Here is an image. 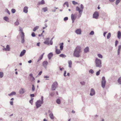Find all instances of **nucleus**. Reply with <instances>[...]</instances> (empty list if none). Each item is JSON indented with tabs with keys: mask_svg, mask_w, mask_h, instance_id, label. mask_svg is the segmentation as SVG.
<instances>
[{
	"mask_svg": "<svg viewBox=\"0 0 121 121\" xmlns=\"http://www.w3.org/2000/svg\"><path fill=\"white\" fill-rule=\"evenodd\" d=\"M81 52V48L79 46H77L75 49L73 54V56L78 57L80 56V53Z\"/></svg>",
	"mask_w": 121,
	"mask_h": 121,
	"instance_id": "nucleus-1",
	"label": "nucleus"
},
{
	"mask_svg": "<svg viewBox=\"0 0 121 121\" xmlns=\"http://www.w3.org/2000/svg\"><path fill=\"white\" fill-rule=\"evenodd\" d=\"M84 8V6L82 4L80 5V9L78 6L76 7V10L77 11H78L79 12L78 18H79L81 17Z\"/></svg>",
	"mask_w": 121,
	"mask_h": 121,
	"instance_id": "nucleus-2",
	"label": "nucleus"
},
{
	"mask_svg": "<svg viewBox=\"0 0 121 121\" xmlns=\"http://www.w3.org/2000/svg\"><path fill=\"white\" fill-rule=\"evenodd\" d=\"M43 96L41 97V100H37L35 103V105L36 108H38L41 106V104L43 103Z\"/></svg>",
	"mask_w": 121,
	"mask_h": 121,
	"instance_id": "nucleus-3",
	"label": "nucleus"
},
{
	"mask_svg": "<svg viewBox=\"0 0 121 121\" xmlns=\"http://www.w3.org/2000/svg\"><path fill=\"white\" fill-rule=\"evenodd\" d=\"M95 65L96 67L101 68L102 66L101 62V60L96 58L95 60Z\"/></svg>",
	"mask_w": 121,
	"mask_h": 121,
	"instance_id": "nucleus-4",
	"label": "nucleus"
},
{
	"mask_svg": "<svg viewBox=\"0 0 121 121\" xmlns=\"http://www.w3.org/2000/svg\"><path fill=\"white\" fill-rule=\"evenodd\" d=\"M106 81L105 80L104 77H103L102 78V80L101 82V86L102 87L104 88H105L106 84Z\"/></svg>",
	"mask_w": 121,
	"mask_h": 121,
	"instance_id": "nucleus-5",
	"label": "nucleus"
},
{
	"mask_svg": "<svg viewBox=\"0 0 121 121\" xmlns=\"http://www.w3.org/2000/svg\"><path fill=\"white\" fill-rule=\"evenodd\" d=\"M58 86V83L57 82H53L52 86V89L53 91L55 90Z\"/></svg>",
	"mask_w": 121,
	"mask_h": 121,
	"instance_id": "nucleus-6",
	"label": "nucleus"
},
{
	"mask_svg": "<svg viewBox=\"0 0 121 121\" xmlns=\"http://www.w3.org/2000/svg\"><path fill=\"white\" fill-rule=\"evenodd\" d=\"M99 14L98 12L97 11H95L93 15V18L97 19L98 18Z\"/></svg>",
	"mask_w": 121,
	"mask_h": 121,
	"instance_id": "nucleus-7",
	"label": "nucleus"
},
{
	"mask_svg": "<svg viewBox=\"0 0 121 121\" xmlns=\"http://www.w3.org/2000/svg\"><path fill=\"white\" fill-rule=\"evenodd\" d=\"M3 50L4 51H9L10 50V48L9 45H6V48H3Z\"/></svg>",
	"mask_w": 121,
	"mask_h": 121,
	"instance_id": "nucleus-8",
	"label": "nucleus"
},
{
	"mask_svg": "<svg viewBox=\"0 0 121 121\" xmlns=\"http://www.w3.org/2000/svg\"><path fill=\"white\" fill-rule=\"evenodd\" d=\"M29 76L31 81V82L34 81L35 80V78L33 77L32 74V73L30 74L29 75Z\"/></svg>",
	"mask_w": 121,
	"mask_h": 121,
	"instance_id": "nucleus-9",
	"label": "nucleus"
},
{
	"mask_svg": "<svg viewBox=\"0 0 121 121\" xmlns=\"http://www.w3.org/2000/svg\"><path fill=\"white\" fill-rule=\"evenodd\" d=\"M75 32L77 34L81 35V30L80 29H77Z\"/></svg>",
	"mask_w": 121,
	"mask_h": 121,
	"instance_id": "nucleus-10",
	"label": "nucleus"
},
{
	"mask_svg": "<svg viewBox=\"0 0 121 121\" xmlns=\"http://www.w3.org/2000/svg\"><path fill=\"white\" fill-rule=\"evenodd\" d=\"M95 91L93 88H91V90L90 95L91 96H92L95 94Z\"/></svg>",
	"mask_w": 121,
	"mask_h": 121,
	"instance_id": "nucleus-11",
	"label": "nucleus"
},
{
	"mask_svg": "<svg viewBox=\"0 0 121 121\" xmlns=\"http://www.w3.org/2000/svg\"><path fill=\"white\" fill-rule=\"evenodd\" d=\"M50 39L49 38H48L46 39V40L44 41L43 43L47 45H49V40Z\"/></svg>",
	"mask_w": 121,
	"mask_h": 121,
	"instance_id": "nucleus-12",
	"label": "nucleus"
},
{
	"mask_svg": "<svg viewBox=\"0 0 121 121\" xmlns=\"http://www.w3.org/2000/svg\"><path fill=\"white\" fill-rule=\"evenodd\" d=\"M26 52V50H23L22 51L20 55V57H22L23 56L25 53Z\"/></svg>",
	"mask_w": 121,
	"mask_h": 121,
	"instance_id": "nucleus-13",
	"label": "nucleus"
},
{
	"mask_svg": "<svg viewBox=\"0 0 121 121\" xmlns=\"http://www.w3.org/2000/svg\"><path fill=\"white\" fill-rule=\"evenodd\" d=\"M71 19L72 21V22H74V21L76 18V17H74V15L73 14H72L71 15Z\"/></svg>",
	"mask_w": 121,
	"mask_h": 121,
	"instance_id": "nucleus-14",
	"label": "nucleus"
},
{
	"mask_svg": "<svg viewBox=\"0 0 121 121\" xmlns=\"http://www.w3.org/2000/svg\"><path fill=\"white\" fill-rule=\"evenodd\" d=\"M28 7L27 6L23 8V12L26 13L28 12Z\"/></svg>",
	"mask_w": 121,
	"mask_h": 121,
	"instance_id": "nucleus-15",
	"label": "nucleus"
},
{
	"mask_svg": "<svg viewBox=\"0 0 121 121\" xmlns=\"http://www.w3.org/2000/svg\"><path fill=\"white\" fill-rule=\"evenodd\" d=\"M84 53H86L88 52L89 51V48L88 47H86L85 48L84 50Z\"/></svg>",
	"mask_w": 121,
	"mask_h": 121,
	"instance_id": "nucleus-16",
	"label": "nucleus"
},
{
	"mask_svg": "<svg viewBox=\"0 0 121 121\" xmlns=\"http://www.w3.org/2000/svg\"><path fill=\"white\" fill-rule=\"evenodd\" d=\"M53 56V54L52 52L49 53L48 55V57L49 60L51 59V57Z\"/></svg>",
	"mask_w": 121,
	"mask_h": 121,
	"instance_id": "nucleus-17",
	"label": "nucleus"
},
{
	"mask_svg": "<svg viewBox=\"0 0 121 121\" xmlns=\"http://www.w3.org/2000/svg\"><path fill=\"white\" fill-rule=\"evenodd\" d=\"M48 64V62L47 61H44L43 62L42 64L43 66L46 68V66Z\"/></svg>",
	"mask_w": 121,
	"mask_h": 121,
	"instance_id": "nucleus-18",
	"label": "nucleus"
},
{
	"mask_svg": "<svg viewBox=\"0 0 121 121\" xmlns=\"http://www.w3.org/2000/svg\"><path fill=\"white\" fill-rule=\"evenodd\" d=\"M121 45H119L118 48V49L117 50V54L118 55H119L120 54L121 49Z\"/></svg>",
	"mask_w": 121,
	"mask_h": 121,
	"instance_id": "nucleus-19",
	"label": "nucleus"
},
{
	"mask_svg": "<svg viewBox=\"0 0 121 121\" xmlns=\"http://www.w3.org/2000/svg\"><path fill=\"white\" fill-rule=\"evenodd\" d=\"M25 91H24V89L21 88L19 91V93L20 94H23L25 92Z\"/></svg>",
	"mask_w": 121,
	"mask_h": 121,
	"instance_id": "nucleus-20",
	"label": "nucleus"
},
{
	"mask_svg": "<svg viewBox=\"0 0 121 121\" xmlns=\"http://www.w3.org/2000/svg\"><path fill=\"white\" fill-rule=\"evenodd\" d=\"M45 4V1L44 0H42L38 2V3L37 5H39L40 4Z\"/></svg>",
	"mask_w": 121,
	"mask_h": 121,
	"instance_id": "nucleus-21",
	"label": "nucleus"
},
{
	"mask_svg": "<svg viewBox=\"0 0 121 121\" xmlns=\"http://www.w3.org/2000/svg\"><path fill=\"white\" fill-rule=\"evenodd\" d=\"M117 37L118 38L120 39L121 37V33L120 31H119L117 32Z\"/></svg>",
	"mask_w": 121,
	"mask_h": 121,
	"instance_id": "nucleus-22",
	"label": "nucleus"
},
{
	"mask_svg": "<svg viewBox=\"0 0 121 121\" xmlns=\"http://www.w3.org/2000/svg\"><path fill=\"white\" fill-rule=\"evenodd\" d=\"M59 45H60V50H63V43H60Z\"/></svg>",
	"mask_w": 121,
	"mask_h": 121,
	"instance_id": "nucleus-23",
	"label": "nucleus"
},
{
	"mask_svg": "<svg viewBox=\"0 0 121 121\" xmlns=\"http://www.w3.org/2000/svg\"><path fill=\"white\" fill-rule=\"evenodd\" d=\"M16 94V92L15 91L12 92L10 94H8V95L9 96H11L13 95H15Z\"/></svg>",
	"mask_w": 121,
	"mask_h": 121,
	"instance_id": "nucleus-24",
	"label": "nucleus"
},
{
	"mask_svg": "<svg viewBox=\"0 0 121 121\" xmlns=\"http://www.w3.org/2000/svg\"><path fill=\"white\" fill-rule=\"evenodd\" d=\"M69 64V67L71 68L72 67V61L70 60L68 61Z\"/></svg>",
	"mask_w": 121,
	"mask_h": 121,
	"instance_id": "nucleus-25",
	"label": "nucleus"
},
{
	"mask_svg": "<svg viewBox=\"0 0 121 121\" xmlns=\"http://www.w3.org/2000/svg\"><path fill=\"white\" fill-rule=\"evenodd\" d=\"M49 116L50 118L52 120L53 119L54 117L53 113H51L50 114H49Z\"/></svg>",
	"mask_w": 121,
	"mask_h": 121,
	"instance_id": "nucleus-26",
	"label": "nucleus"
},
{
	"mask_svg": "<svg viewBox=\"0 0 121 121\" xmlns=\"http://www.w3.org/2000/svg\"><path fill=\"white\" fill-rule=\"evenodd\" d=\"M102 15L103 17H106L108 16L107 14L105 12H103L102 13Z\"/></svg>",
	"mask_w": 121,
	"mask_h": 121,
	"instance_id": "nucleus-27",
	"label": "nucleus"
},
{
	"mask_svg": "<svg viewBox=\"0 0 121 121\" xmlns=\"http://www.w3.org/2000/svg\"><path fill=\"white\" fill-rule=\"evenodd\" d=\"M3 19L4 20L6 21L9 22V18L7 16L4 17L3 18Z\"/></svg>",
	"mask_w": 121,
	"mask_h": 121,
	"instance_id": "nucleus-28",
	"label": "nucleus"
},
{
	"mask_svg": "<svg viewBox=\"0 0 121 121\" xmlns=\"http://www.w3.org/2000/svg\"><path fill=\"white\" fill-rule=\"evenodd\" d=\"M56 103L58 104H60L61 103V101L60 99H58L56 101Z\"/></svg>",
	"mask_w": 121,
	"mask_h": 121,
	"instance_id": "nucleus-29",
	"label": "nucleus"
},
{
	"mask_svg": "<svg viewBox=\"0 0 121 121\" xmlns=\"http://www.w3.org/2000/svg\"><path fill=\"white\" fill-rule=\"evenodd\" d=\"M117 81L120 84H121V77H120L118 79Z\"/></svg>",
	"mask_w": 121,
	"mask_h": 121,
	"instance_id": "nucleus-30",
	"label": "nucleus"
},
{
	"mask_svg": "<svg viewBox=\"0 0 121 121\" xmlns=\"http://www.w3.org/2000/svg\"><path fill=\"white\" fill-rule=\"evenodd\" d=\"M39 28V26H37L34 27V28L33 31H35L37 29Z\"/></svg>",
	"mask_w": 121,
	"mask_h": 121,
	"instance_id": "nucleus-31",
	"label": "nucleus"
},
{
	"mask_svg": "<svg viewBox=\"0 0 121 121\" xmlns=\"http://www.w3.org/2000/svg\"><path fill=\"white\" fill-rule=\"evenodd\" d=\"M56 54H58L60 53L61 51L59 50H58L56 49Z\"/></svg>",
	"mask_w": 121,
	"mask_h": 121,
	"instance_id": "nucleus-32",
	"label": "nucleus"
},
{
	"mask_svg": "<svg viewBox=\"0 0 121 121\" xmlns=\"http://www.w3.org/2000/svg\"><path fill=\"white\" fill-rule=\"evenodd\" d=\"M111 35V34L110 33H108L107 36V39H109L110 38Z\"/></svg>",
	"mask_w": 121,
	"mask_h": 121,
	"instance_id": "nucleus-33",
	"label": "nucleus"
},
{
	"mask_svg": "<svg viewBox=\"0 0 121 121\" xmlns=\"http://www.w3.org/2000/svg\"><path fill=\"white\" fill-rule=\"evenodd\" d=\"M22 35L21 36V38H24L25 35L24 34L23 32H22V33H21Z\"/></svg>",
	"mask_w": 121,
	"mask_h": 121,
	"instance_id": "nucleus-34",
	"label": "nucleus"
},
{
	"mask_svg": "<svg viewBox=\"0 0 121 121\" xmlns=\"http://www.w3.org/2000/svg\"><path fill=\"white\" fill-rule=\"evenodd\" d=\"M32 91H34L35 90V87L34 85L33 84L32 85Z\"/></svg>",
	"mask_w": 121,
	"mask_h": 121,
	"instance_id": "nucleus-35",
	"label": "nucleus"
},
{
	"mask_svg": "<svg viewBox=\"0 0 121 121\" xmlns=\"http://www.w3.org/2000/svg\"><path fill=\"white\" fill-rule=\"evenodd\" d=\"M19 24V23L18 22V19H17L16 22L15 23V24L16 26H18Z\"/></svg>",
	"mask_w": 121,
	"mask_h": 121,
	"instance_id": "nucleus-36",
	"label": "nucleus"
},
{
	"mask_svg": "<svg viewBox=\"0 0 121 121\" xmlns=\"http://www.w3.org/2000/svg\"><path fill=\"white\" fill-rule=\"evenodd\" d=\"M42 9L43 10L44 12H45L47 11L48 8L47 7H45L43 8Z\"/></svg>",
	"mask_w": 121,
	"mask_h": 121,
	"instance_id": "nucleus-37",
	"label": "nucleus"
},
{
	"mask_svg": "<svg viewBox=\"0 0 121 121\" xmlns=\"http://www.w3.org/2000/svg\"><path fill=\"white\" fill-rule=\"evenodd\" d=\"M121 0H116V4L117 5L119 2L121 1Z\"/></svg>",
	"mask_w": 121,
	"mask_h": 121,
	"instance_id": "nucleus-38",
	"label": "nucleus"
},
{
	"mask_svg": "<svg viewBox=\"0 0 121 121\" xmlns=\"http://www.w3.org/2000/svg\"><path fill=\"white\" fill-rule=\"evenodd\" d=\"M89 73L91 74H93L94 73V72L93 70L92 69H90L89 71Z\"/></svg>",
	"mask_w": 121,
	"mask_h": 121,
	"instance_id": "nucleus-39",
	"label": "nucleus"
},
{
	"mask_svg": "<svg viewBox=\"0 0 121 121\" xmlns=\"http://www.w3.org/2000/svg\"><path fill=\"white\" fill-rule=\"evenodd\" d=\"M100 71H101L99 69V70L96 73V75L98 76L99 75Z\"/></svg>",
	"mask_w": 121,
	"mask_h": 121,
	"instance_id": "nucleus-40",
	"label": "nucleus"
},
{
	"mask_svg": "<svg viewBox=\"0 0 121 121\" xmlns=\"http://www.w3.org/2000/svg\"><path fill=\"white\" fill-rule=\"evenodd\" d=\"M3 76V73L2 72H0V77L1 78H2Z\"/></svg>",
	"mask_w": 121,
	"mask_h": 121,
	"instance_id": "nucleus-41",
	"label": "nucleus"
},
{
	"mask_svg": "<svg viewBox=\"0 0 121 121\" xmlns=\"http://www.w3.org/2000/svg\"><path fill=\"white\" fill-rule=\"evenodd\" d=\"M43 56H40L38 60H37V62H39V60H41V59H42L43 58Z\"/></svg>",
	"mask_w": 121,
	"mask_h": 121,
	"instance_id": "nucleus-42",
	"label": "nucleus"
},
{
	"mask_svg": "<svg viewBox=\"0 0 121 121\" xmlns=\"http://www.w3.org/2000/svg\"><path fill=\"white\" fill-rule=\"evenodd\" d=\"M11 11L13 13H14L15 12L16 10L14 9H11Z\"/></svg>",
	"mask_w": 121,
	"mask_h": 121,
	"instance_id": "nucleus-43",
	"label": "nucleus"
},
{
	"mask_svg": "<svg viewBox=\"0 0 121 121\" xmlns=\"http://www.w3.org/2000/svg\"><path fill=\"white\" fill-rule=\"evenodd\" d=\"M98 57L100 58H102L103 57V56L101 54H98Z\"/></svg>",
	"mask_w": 121,
	"mask_h": 121,
	"instance_id": "nucleus-44",
	"label": "nucleus"
},
{
	"mask_svg": "<svg viewBox=\"0 0 121 121\" xmlns=\"http://www.w3.org/2000/svg\"><path fill=\"white\" fill-rule=\"evenodd\" d=\"M60 57H62L63 58L64 56L66 57V56L64 54H62L60 55Z\"/></svg>",
	"mask_w": 121,
	"mask_h": 121,
	"instance_id": "nucleus-45",
	"label": "nucleus"
},
{
	"mask_svg": "<svg viewBox=\"0 0 121 121\" xmlns=\"http://www.w3.org/2000/svg\"><path fill=\"white\" fill-rule=\"evenodd\" d=\"M73 4L74 5H76L78 4V3L77 2H75L74 1H72Z\"/></svg>",
	"mask_w": 121,
	"mask_h": 121,
	"instance_id": "nucleus-46",
	"label": "nucleus"
},
{
	"mask_svg": "<svg viewBox=\"0 0 121 121\" xmlns=\"http://www.w3.org/2000/svg\"><path fill=\"white\" fill-rule=\"evenodd\" d=\"M90 35H93L94 34V32L93 31H91V32L90 33Z\"/></svg>",
	"mask_w": 121,
	"mask_h": 121,
	"instance_id": "nucleus-47",
	"label": "nucleus"
},
{
	"mask_svg": "<svg viewBox=\"0 0 121 121\" xmlns=\"http://www.w3.org/2000/svg\"><path fill=\"white\" fill-rule=\"evenodd\" d=\"M31 36L33 37H35V34L34 32H33L31 34Z\"/></svg>",
	"mask_w": 121,
	"mask_h": 121,
	"instance_id": "nucleus-48",
	"label": "nucleus"
},
{
	"mask_svg": "<svg viewBox=\"0 0 121 121\" xmlns=\"http://www.w3.org/2000/svg\"><path fill=\"white\" fill-rule=\"evenodd\" d=\"M19 31L21 32V33H22V32H23V29L21 27H19Z\"/></svg>",
	"mask_w": 121,
	"mask_h": 121,
	"instance_id": "nucleus-49",
	"label": "nucleus"
},
{
	"mask_svg": "<svg viewBox=\"0 0 121 121\" xmlns=\"http://www.w3.org/2000/svg\"><path fill=\"white\" fill-rule=\"evenodd\" d=\"M80 83V84L82 85H85V82L84 81L81 82Z\"/></svg>",
	"mask_w": 121,
	"mask_h": 121,
	"instance_id": "nucleus-50",
	"label": "nucleus"
},
{
	"mask_svg": "<svg viewBox=\"0 0 121 121\" xmlns=\"http://www.w3.org/2000/svg\"><path fill=\"white\" fill-rule=\"evenodd\" d=\"M21 39H22V40L21 41V43H24L25 41L24 38H21Z\"/></svg>",
	"mask_w": 121,
	"mask_h": 121,
	"instance_id": "nucleus-51",
	"label": "nucleus"
},
{
	"mask_svg": "<svg viewBox=\"0 0 121 121\" xmlns=\"http://www.w3.org/2000/svg\"><path fill=\"white\" fill-rule=\"evenodd\" d=\"M68 17H66L64 18V20L65 21H66L68 20Z\"/></svg>",
	"mask_w": 121,
	"mask_h": 121,
	"instance_id": "nucleus-52",
	"label": "nucleus"
},
{
	"mask_svg": "<svg viewBox=\"0 0 121 121\" xmlns=\"http://www.w3.org/2000/svg\"><path fill=\"white\" fill-rule=\"evenodd\" d=\"M6 11L9 15L10 14V12L9 11V10L7 9H6Z\"/></svg>",
	"mask_w": 121,
	"mask_h": 121,
	"instance_id": "nucleus-53",
	"label": "nucleus"
},
{
	"mask_svg": "<svg viewBox=\"0 0 121 121\" xmlns=\"http://www.w3.org/2000/svg\"><path fill=\"white\" fill-rule=\"evenodd\" d=\"M118 41L117 40H116V41L115 43V47H116L117 46V44L118 43Z\"/></svg>",
	"mask_w": 121,
	"mask_h": 121,
	"instance_id": "nucleus-54",
	"label": "nucleus"
},
{
	"mask_svg": "<svg viewBox=\"0 0 121 121\" xmlns=\"http://www.w3.org/2000/svg\"><path fill=\"white\" fill-rule=\"evenodd\" d=\"M66 71L65 70L64 71V76L65 77H66L67 76V75H66Z\"/></svg>",
	"mask_w": 121,
	"mask_h": 121,
	"instance_id": "nucleus-55",
	"label": "nucleus"
},
{
	"mask_svg": "<svg viewBox=\"0 0 121 121\" xmlns=\"http://www.w3.org/2000/svg\"><path fill=\"white\" fill-rule=\"evenodd\" d=\"M32 98L29 101L30 103L31 104H32V103L33 100V98Z\"/></svg>",
	"mask_w": 121,
	"mask_h": 121,
	"instance_id": "nucleus-56",
	"label": "nucleus"
},
{
	"mask_svg": "<svg viewBox=\"0 0 121 121\" xmlns=\"http://www.w3.org/2000/svg\"><path fill=\"white\" fill-rule=\"evenodd\" d=\"M50 43L51 45H52L53 44V42L52 40H51L50 41Z\"/></svg>",
	"mask_w": 121,
	"mask_h": 121,
	"instance_id": "nucleus-57",
	"label": "nucleus"
},
{
	"mask_svg": "<svg viewBox=\"0 0 121 121\" xmlns=\"http://www.w3.org/2000/svg\"><path fill=\"white\" fill-rule=\"evenodd\" d=\"M30 97H34V96H35V95H34V94H30Z\"/></svg>",
	"mask_w": 121,
	"mask_h": 121,
	"instance_id": "nucleus-58",
	"label": "nucleus"
},
{
	"mask_svg": "<svg viewBox=\"0 0 121 121\" xmlns=\"http://www.w3.org/2000/svg\"><path fill=\"white\" fill-rule=\"evenodd\" d=\"M50 95L52 96L54 95V94L53 93H51L50 94Z\"/></svg>",
	"mask_w": 121,
	"mask_h": 121,
	"instance_id": "nucleus-59",
	"label": "nucleus"
},
{
	"mask_svg": "<svg viewBox=\"0 0 121 121\" xmlns=\"http://www.w3.org/2000/svg\"><path fill=\"white\" fill-rule=\"evenodd\" d=\"M68 4V2H67V1H66V2H65L64 4V5H67V4Z\"/></svg>",
	"mask_w": 121,
	"mask_h": 121,
	"instance_id": "nucleus-60",
	"label": "nucleus"
},
{
	"mask_svg": "<svg viewBox=\"0 0 121 121\" xmlns=\"http://www.w3.org/2000/svg\"><path fill=\"white\" fill-rule=\"evenodd\" d=\"M107 33V32H104L103 34V35L104 37H105V35L106 33Z\"/></svg>",
	"mask_w": 121,
	"mask_h": 121,
	"instance_id": "nucleus-61",
	"label": "nucleus"
},
{
	"mask_svg": "<svg viewBox=\"0 0 121 121\" xmlns=\"http://www.w3.org/2000/svg\"><path fill=\"white\" fill-rule=\"evenodd\" d=\"M49 76H44V78H49Z\"/></svg>",
	"mask_w": 121,
	"mask_h": 121,
	"instance_id": "nucleus-62",
	"label": "nucleus"
},
{
	"mask_svg": "<svg viewBox=\"0 0 121 121\" xmlns=\"http://www.w3.org/2000/svg\"><path fill=\"white\" fill-rule=\"evenodd\" d=\"M42 73V71H40L39 72V73H38V75H41Z\"/></svg>",
	"mask_w": 121,
	"mask_h": 121,
	"instance_id": "nucleus-63",
	"label": "nucleus"
},
{
	"mask_svg": "<svg viewBox=\"0 0 121 121\" xmlns=\"http://www.w3.org/2000/svg\"><path fill=\"white\" fill-rule=\"evenodd\" d=\"M13 101H11L10 102V104L11 105H13Z\"/></svg>",
	"mask_w": 121,
	"mask_h": 121,
	"instance_id": "nucleus-64",
	"label": "nucleus"
}]
</instances>
